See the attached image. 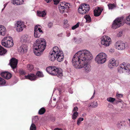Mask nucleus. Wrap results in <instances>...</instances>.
I'll return each mask as SVG.
<instances>
[{
  "label": "nucleus",
  "instance_id": "f257e3e1",
  "mask_svg": "<svg viewBox=\"0 0 130 130\" xmlns=\"http://www.w3.org/2000/svg\"><path fill=\"white\" fill-rule=\"evenodd\" d=\"M93 58L90 52L84 50L79 51L73 56L72 62L73 65L76 69L84 68V70L87 73L91 71V67L88 63Z\"/></svg>",
  "mask_w": 130,
  "mask_h": 130
},
{
  "label": "nucleus",
  "instance_id": "f03ea898",
  "mask_svg": "<svg viewBox=\"0 0 130 130\" xmlns=\"http://www.w3.org/2000/svg\"><path fill=\"white\" fill-rule=\"evenodd\" d=\"M46 44L45 40L42 38L38 39L34 44V52L35 54L37 56H40L45 49Z\"/></svg>",
  "mask_w": 130,
  "mask_h": 130
},
{
  "label": "nucleus",
  "instance_id": "7ed1b4c3",
  "mask_svg": "<svg viewBox=\"0 0 130 130\" xmlns=\"http://www.w3.org/2000/svg\"><path fill=\"white\" fill-rule=\"evenodd\" d=\"M49 58L52 61H54L56 58L58 61L60 62L63 59V54L62 52L60 50L58 47L55 46L50 52Z\"/></svg>",
  "mask_w": 130,
  "mask_h": 130
},
{
  "label": "nucleus",
  "instance_id": "20e7f679",
  "mask_svg": "<svg viewBox=\"0 0 130 130\" xmlns=\"http://www.w3.org/2000/svg\"><path fill=\"white\" fill-rule=\"evenodd\" d=\"M118 72L119 73H123L126 72L130 74V64L123 62L120 64L118 68Z\"/></svg>",
  "mask_w": 130,
  "mask_h": 130
},
{
  "label": "nucleus",
  "instance_id": "39448f33",
  "mask_svg": "<svg viewBox=\"0 0 130 130\" xmlns=\"http://www.w3.org/2000/svg\"><path fill=\"white\" fill-rule=\"evenodd\" d=\"M107 58L106 54L103 52L100 53L97 55L95 60L99 64H102L106 62Z\"/></svg>",
  "mask_w": 130,
  "mask_h": 130
},
{
  "label": "nucleus",
  "instance_id": "423d86ee",
  "mask_svg": "<svg viewBox=\"0 0 130 130\" xmlns=\"http://www.w3.org/2000/svg\"><path fill=\"white\" fill-rule=\"evenodd\" d=\"M46 70L48 73L53 75H57V73L56 72L57 71H59V74L61 75V72L62 71L61 69L53 66H51L47 67Z\"/></svg>",
  "mask_w": 130,
  "mask_h": 130
},
{
  "label": "nucleus",
  "instance_id": "0eeeda50",
  "mask_svg": "<svg viewBox=\"0 0 130 130\" xmlns=\"http://www.w3.org/2000/svg\"><path fill=\"white\" fill-rule=\"evenodd\" d=\"M90 7L88 4H81L78 9V12L81 14H84L89 11Z\"/></svg>",
  "mask_w": 130,
  "mask_h": 130
},
{
  "label": "nucleus",
  "instance_id": "6e6552de",
  "mask_svg": "<svg viewBox=\"0 0 130 130\" xmlns=\"http://www.w3.org/2000/svg\"><path fill=\"white\" fill-rule=\"evenodd\" d=\"M123 24V18H117L113 21L112 25V27L113 29H116Z\"/></svg>",
  "mask_w": 130,
  "mask_h": 130
},
{
  "label": "nucleus",
  "instance_id": "1a4fd4ad",
  "mask_svg": "<svg viewBox=\"0 0 130 130\" xmlns=\"http://www.w3.org/2000/svg\"><path fill=\"white\" fill-rule=\"evenodd\" d=\"M102 45L105 46H109L111 42V40L110 37L107 36H103L101 41Z\"/></svg>",
  "mask_w": 130,
  "mask_h": 130
},
{
  "label": "nucleus",
  "instance_id": "9d476101",
  "mask_svg": "<svg viewBox=\"0 0 130 130\" xmlns=\"http://www.w3.org/2000/svg\"><path fill=\"white\" fill-rule=\"evenodd\" d=\"M15 27L17 31L19 32L22 31L23 29L25 28L26 26L23 22L18 21H17L15 24Z\"/></svg>",
  "mask_w": 130,
  "mask_h": 130
},
{
  "label": "nucleus",
  "instance_id": "9b49d317",
  "mask_svg": "<svg viewBox=\"0 0 130 130\" xmlns=\"http://www.w3.org/2000/svg\"><path fill=\"white\" fill-rule=\"evenodd\" d=\"M116 48L118 50H122L124 49L126 46V43L123 41H117L115 44Z\"/></svg>",
  "mask_w": 130,
  "mask_h": 130
},
{
  "label": "nucleus",
  "instance_id": "f8f14e48",
  "mask_svg": "<svg viewBox=\"0 0 130 130\" xmlns=\"http://www.w3.org/2000/svg\"><path fill=\"white\" fill-rule=\"evenodd\" d=\"M28 50V47L27 45L23 44L21 46L18 48V51L21 54H23L27 52Z\"/></svg>",
  "mask_w": 130,
  "mask_h": 130
},
{
  "label": "nucleus",
  "instance_id": "ddd939ff",
  "mask_svg": "<svg viewBox=\"0 0 130 130\" xmlns=\"http://www.w3.org/2000/svg\"><path fill=\"white\" fill-rule=\"evenodd\" d=\"M31 37L27 35H24L21 38L20 41L23 43H28L30 41Z\"/></svg>",
  "mask_w": 130,
  "mask_h": 130
},
{
  "label": "nucleus",
  "instance_id": "4468645a",
  "mask_svg": "<svg viewBox=\"0 0 130 130\" xmlns=\"http://www.w3.org/2000/svg\"><path fill=\"white\" fill-rule=\"evenodd\" d=\"M18 63L17 59L14 58H12L10 62V64L11 68L13 69L16 68Z\"/></svg>",
  "mask_w": 130,
  "mask_h": 130
},
{
  "label": "nucleus",
  "instance_id": "2eb2a0df",
  "mask_svg": "<svg viewBox=\"0 0 130 130\" xmlns=\"http://www.w3.org/2000/svg\"><path fill=\"white\" fill-rule=\"evenodd\" d=\"M1 75L3 77L7 79L10 78L11 76V74L7 72H2Z\"/></svg>",
  "mask_w": 130,
  "mask_h": 130
},
{
  "label": "nucleus",
  "instance_id": "dca6fc26",
  "mask_svg": "<svg viewBox=\"0 0 130 130\" xmlns=\"http://www.w3.org/2000/svg\"><path fill=\"white\" fill-rule=\"evenodd\" d=\"M119 64V62L117 61H115L114 59H112L109 61V66H117Z\"/></svg>",
  "mask_w": 130,
  "mask_h": 130
},
{
  "label": "nucleus",
  "instance_id": "f3484780",
  "mask_svg": "<svg viewBox=\"0 0 130 130\" xmlns=\"http://www.w3.org/2000/svg\"><path fill=\"white\" fill-rule=\"evenodd\" d=\"M102 11V10L101 9L100 7H98L96 8L94 10V15L96 17L99 16L101 14Z\"/></svg>",
  "mask_w": 130,
  "mask_h": 130
},
{
  "label": "nucleus",
  "instance_id": "a211bd4d",
  "mask_svg": "<svg viewBox=\"0 0 130 130\" xmlns=\"http://www.w3.org/2000/svg\"><path fill=\"white\" fill-rule=\"evenodd\" d=\"M25 77L26 78L29 79L31 80H35L37 77L35 75L32 74L30 75L29 74L27 76H25Z\"/></svg>",
  "mask_w": 130,
  "mask_h": 130
},
{
  "label": "nucleus",
  "instance_id": "6ab92c4d",
  "mask_svg": "<svg viewBox=\"0 0 130 130\" xmlns=\"http://www.w3.org/2000/svg\"><path fill=\"white\" fill-rule=\"evenodd\" d=\"M6 33V30L4 26L0 25V35L4 36Z\"/></svg>",
  "mask_w": 130,
  "mask_h": 130
},
{
  "label": "nucleus",
  "instance_id": "aec40b11",
  "mask_svg": "<svg viewBox=\"0 0 130 130\" xmlns=\"http://www.w3.org/2000/svg\"><path fill=\"white\" fill-rule=\"evenodd\" d=\"M6 33V30L4 26L0 25V35L4 36Z\"/></svg>",
  "mask_w": 130,
  "mask_h": 130
},
{
  "label": "nucleus",
  "instance_id": "412c9836",
  "mask_svg": "<svg viewBox=\"0 0 130 130\" xmlns=\"http://www.w3.org/2000/svg\"><path fill=\"white\" fill-rule=\"evenodd\" d=\"M6 33V30L4 26L0 25V35L4 36Z\"/></svg>",
  "mask_w": 130,
  "mask_h": 130
},
{
  "label": "nucleus",
  "instance_id": "4be33fe9",
  "mask_svg": "<svg viewBox=\"0 0 130 130\" xmlns=\"http://www.w3.org/2000/svg\"><path fill=\"white\" fill-rule=\"evenodd\" d=\"M23 0H11L12 3L14 5H19L23 4Z\"/></svg>",
  "mask_w": 130,
  "mask_h": 130
},
{
  "label": "nucleus",
  "instance_id": "5701e85b",
  "mask_svg": "<svg viewBox=\"0 0 130 130\" xmlns=\"http://www.w3.org/2000/svg\"><path fill=\"white\" fill-rule=\"evenodd\" d=\"M58 8L60 13H63L66 10V9L64 7V6L62 5V3L59 5Z\"/></svg>",
  "mask_w": 130,
  "mask_h": 130
},
{
  "label": "nucleus",
  "instance_id": "b1692460",
  "mask_svg": "<svg viewBox=\"0 0 130 130\" xmlns=\"http://www.w3.org/2000/svg\"><path fill=\"white\" fill-rule=\"evenodd\" d=\"M43 31H40L39 30H34V36L36 38L39 37L41 34V33Z\"/></svg>",
  "mask_w": 130,
  "mask_h": 130
},
{
  "label": "nucleus",
  "instance_id": "393cba45",
  "mask_svg": "<svg viewBox=\"0 0 130 130\" xmlns=\"http://www.w3.org/2000/svg\"><path fill=\"white\" fill-rule=\"evenodd\" d=\"M38 15L40 17H44L46 14V13L44 11H37Z\"/></svg>",
  "mask_w": 130,
  "mask_h": 130
},
{
  "label": "nucleus",
  "instance_id": "a878e982",
  "mask_svg": "<svg viewBox=\"0 0 130 130\" xmlns=\"http://www.w3.org/2000/svg\"><path fill=\"white\" fill-rule=\"evenodd\" d=\"M7 51L0 45V55H2L5 54Z\"/></svg>",
  "mask_w": 130,
  "mask_h": 130
},
{
  "label": "nucleus",
  "instance_id": "bb28decb",
  "mask_svg": "<svg viewBox=\"0 0 130 130\" xmlns=\"http://www.w3.org/2000/svg\"><path fill=\"white\" fill-rule=\"evenodd\" d=\"M62 5L64 6V7L66 10H67L69 9L70 6V4L69 3L65 2H62Z\"/></svg>",
  "mask_w": 130,
  "mask_h": 130
},
{
  "label": "nucleus",
  "instance_id": "cd10ccee",
  "mask_svg": "<svg viewBox=\"0 0 130 130\" xmlns=\"http://www.w3.org/2000/svg\"><path fill=\"white\" fill-rule=\"evenodd\" d=\"M125 22L127 24L130 25V15L126 17Z\"/></svg>",
  "mask_w": 130,
  "mask_h": 130
},
{
  "label": "nucleus",
  "instance_id": "c85d7f7f",
  "mask_svg": "<svg viewBox=\"0 0 130 130\" xmlns=\"http://www.w3.org/2000/svg\"><path fill=\"white\" fill-rule=\"evenodd\" d=\"M7 41L4 38L1 41L2 45L5 47H7Z\"/></svg>",
  "mask_w": 130,
  "mask_h": 130
},
{
  "label": "nucleus",
  "instance_id": "c756f323",
  "mask_svg": "<svg viewBox=\"0 0 130 130\" xmlns=\"http://www.w3.org/2000/svg\"><path fill=\"white\" fill-rule=\"evenodd\" d=\"M78 113L77 112H74L72 116V118L73 119H76L78 116Z\"/></svg>",
  "mask_w": 130,
  "mask_h": 130
},
{
  "label": "nucleus",
  "instance_id": "7c9ffc66",
  "mask_svg": "<svg viewBox=\"0 0 130 130\" xmlns=\"http://www.w3.org/2000/svg\"><path fill=\"white\" fill-rule=\"evenodd\" d=\"M7 47H10L12 46L13 45V41H8L7 42Z\"/></svg>",
  "mask_w": 130,
  "mask_h": 130
},
{
  "label": "nucleus",
  "instance_id": "2f4dec72",
  "mask_svg": "<svg viewBox=\"0 0 130 130\" xmlns=\"http://www.w3.org/2000/svg\"><path fill=\"white\" fill-rule=\"evenodd\" d=\"M27 68L28 70L31 71L33 69L34 67L32 65L29 64L27 65Z\"/></svg>",
  "mask_w": 130,
  "mask_h": 130
},
{
  "label": "nucleus",
  "instance_id": "473e14b6",
  "mask_svg": "<svg viewBox=\"0 0 130 130\" xmlns=\"http://www.w3.org/2000/svg\"><path fill=\"white\" fill-rule=\"evenodd\" d=\"M98 104L96 102H93L91 103L90 105V106L92 107H96L98 106Z\"/></svg>",
  "mask_w": 130,
  "mask_h": 130
},
{
  "label": "nucleus",
  "instance_id": "72a5a7b5",
  "mask_svg": "<svg viewBox=\"0 0 130 130\" xmlns=\"http://www.w3.org/2000/svg\"><path fill=\"white\" fill-rule=\"evenodd\" d=\"M45 111V108H42L39 110L38 113L40 115H42L44 113Z\"/></svg>",
  "mask_w": 130,
  "mask_h": 130
},
{
  "label": "nucleus",
  "instance_id": "f704fd0d",
  "mask_svg": "<svg viewBox=\"0 0 130 130\" xmlns=\"http://www.w3.org/2000/svg\"><path fill=\"white\" fill-rule=\"evenodd\" d=\"M41 26L39 25H37L35 27L34 30H39L40 31H42L40 28Z\"/></svg>",
  "mask_w": 130,
  "mask_h": 130
},
{
  "label": "nucleus",
  "instance_id": "c9c22d12",
  "mask_svg": "<svg viewBox=\"0 0 130 130\" xmlns=\"http://www.w3.org/2000/svg\"><path fill=\"white\" fill-rule=\"evenodd\" d=\"M108 6L109 9H112L113 8H115L116 6L114 4H109Z\"/></svg>",
  "mask_w": 130,
  "mask_h": 130
},
{
  "label": "nucleus",
  "instance_id": "e433bc0d",
  "mask_svg": "<svg viewBox=\"0 0 130 130\" xmlns=\"http://www.w3.org/2000/svg\"><path fill=\"white\" fill-rule=\"evenodd\" d=\"M84 118H79L78 119L77 121V124L78 125H79L81 123L82 121H83Z\"/></svg>",
  "mask_w": 130,
  "mask_h": 130
},
{
  "label": "nucleus",
  "instance_id": "4c0bfd02",
  "mask_svg": "<svg viewBox=\"0 0 130 130\" xmlns=\"http://www.w3.org/2000/svg\"><path fill=\"white\" fill-rule=\"evenodd\" d=\"M84 17L86 19L87 22H90L91 21V18L89 15H86Z\"/></svg>",
  "mask_w": 130,
  "mask_h": 130
},
{
  "label": "nucleus",
  "instance_id": "58836bf2",
  "mask_svg": "<svg viewBox=\"0 0 130 130\" xmlns=\"http://www.w3.org/2000/svg\"><path fill=\"white\" fill-rule=\"evenodd\" d=\"M115 100V99L111 97H109L107 98V100L109 102H113Z\"/></svg>",
  "mask_w": 130,
  "mask_h": 130
},
{
  "label": "nucleus",
  "instance_id": "ea45409f",
  "mask_svg": "<svg viewBox=\"0 0 130 130\" xmlns=\"http://www.w3.org/2000/svg\"><path fill=\"white\" fill-rule=\"evenodd\" d=\"M30 130H36V126L33 123H32L30 126Z\"/></svg>",
  "mask_w": 130,
  "mask_h": 130
},
{
  "label": "nucleus",
  "instance_id": "a19ab883",
  "mask_svg": "<svg viewBox=\"0 0 130 130\" xmlns=\"http://www.w3.org/2000/svg\"><path fill=\"white\" fill-rule=\"evenodd\" d=\"M4 38L7 41H13V39L12 37L10 36H8Z\"/></svg>",
  "mask_w": 130,
  "mask_h": 130
},
{
  "label": "nucleus",
  "instance_id": "79ce46f5",
  "mask_svg": "<svg viewBox=\"0 0 130 130\" xmlns=\"http://www.w3.org/2000/svg\"><path fill=\"white\" fill-rule=\"evenodd\" d=\"M5 83V80L0 77V85H4Z\"/></svg>",
  "mask_w": 130,
  "mask_h": 130
},
{
  "label": "nucleus",
  "instance_id": "37998d69",
  "mask_svg": "<svg viewBox=\"0 0 130 130\" xmlns=\"http://www.w3.org/2000/svg\"><path fill=\"white\" fill-rule=\"evenodd\" d=\"M79 23L78 22L75 25L73 26L72 28V29L73 30H74L77 28L78 27H79Z\"/></svg>",
  "mask_w": 130,
  "mask_h": 130
},
{
  "label": "nucleus",
  "instance_id": "c03bdc74",
  "mask_svg": "<svg viewBox=\"0 0 130 130\" xmlns=\"http://www.w3.org/2000/svg\"><path fill=\"white\" fill-rule=\"evenodd\" d=\"M57 73V75H56L59 78H61L62 76H63V73H62V70L61 72V75L59 74V71H57L56 72Z\"/></svg>",
  "mask_w": 130,
  "mask_h": 130
},
{
  "label": "nucleus",
  "instance_id": "a18cd8bd",
  "mask_svg": "<svg viewBox=\"0 0 130 130\" xmlns=\"http://www.w3.org/2000/svg\"><path fill=\"white\" fill-rule=\"evenodd\" d=\"M36 75L37 76L40 77H42L43 76L42 73L40 71H38L37 72Z\"/></svg>",
  "mask_w": 130,
  "mask_h": 130
},
{
  "label": "nucleus",
  "instance_id": "49530a36",
  "mask_svg": "<svg viewBox=\"0 0 130 130\" xmlns=\"http://www.w3.org/2000/svg\"><path fill=\"white\" fill-rule=\"evenodd\" d=\"M122 123L121 122H118L117 124V126L119 128H121V127L122 126Z\"/></svg>",
  "mask_w": 130,
  "mask_h": 130
},
{
  "label": "nucleus",
  "instance_id": "de8ad7c7",
  "mask_svg": "<svg viewBox=\"0 0 130 130\" xmlns=\"http://www.w3.org/2000/svg\"><path fill=\"white\" fill-rule=\"evenodd\" d=\"M76 43L79 44L82 42L83 41L81 38H79L77 39V41H76Z\"/></svg>",
  "mask_w": 130,
  "mask_h": 130
},
{
  "label": "nucleus",
  "instance_id": "09e8293b",
  "mask_svg": "<svg viewBox=\"0 0 130 130\" xmlns=\"http://www.w3.org/2000/svg\"><path fill=\"white\" fill-rule=\"evenodd\" d=\"M53 25V23L52 22H50L48 24V26L49 28H51Z\"/></svg>",
  "mask_w": 130,
  "mask_h": 130
},
{
  "label": "nucleus",
  "instance_id": "8fccbe9b",
  "mask_svg": "<svg viewBox=\"0 0 130 130\" xmlns=\"http://www.w3.org/2000/svg\"><path fill=\"white\" fill-rule=\"evenodd\" d=\"M55 5H57L59 3L60 0H53Z\"/></svg>",
  "mask_w": 130,
  "mask_h": 130
},
{
  "label": "nucleus",
  "instance_id": "3c124183",
  "mask_svg": "<svg viewBox=\"0 0 130 130\" xmlns=\"http://www.w3.org/2000/svg\"><path fill=\"white\" fill-rule=\"evenodd\" d=\"M78 110V108L77 107H74L73 112H77Z\"/></svg>",
  "mask_w": 130,
  "mask_h": 130
},
{
  "label": "nucleus",
  "instance_id": "603ef678",
  "mask_svg": "<svg viewBox=\"0 0 130 130\" xmlns=\"http://www.w3.org/2000/svg\"><path fill=\"white\" fill-rule=\"evenodd\" d=\"M122 95L121 94H117L116 95V96L117 98L122 97Z\"/></svg>",
  "mask_w": 130,
  "mask_h": 130
},
{
  "label": "nucleus",
  "instance_id": "864d4df0",
  "mask_svg": "<svg viewBox=\"0 0 130 130\" xmlns=\"http://www.w3.org/2000/svg\"><path fill=\"white\" fill-rule=\"evenodd\" d=\"M20 73L22 75H24L25 74V72L23 70H20Z\"/></svg>",
  "mask_w": 130,
  "mask_h": 130
},
{
  "label": "nucleus",
  "instance_id": "5fc2aeb1",
  "mask_svg": "<svg viewBox=\"0 0 130 130\" xmlns=\"http://www.w3.org/2000/svg\"><path fill=\"white\" fill-rule=\"evenodd\" d=\"M122 32H119L118 34V37L121 36H122Z\"/></svg>",
  "mask_w": 130,
  "mask_h": 130
},
{
  "label": "nucleus",
  "instance_id": "6e6d98bb",
  "mask_svg": "<svg viewBox=\"0 0 130 130\" xmlns=\"http://www.w3.org/2000/svg\"><path fill=\"white\" fill-rule=\"evenodd\" d=\"M95 94V90H94V92L93 94V96H92V97L91 98V99H93V98H94V95Z\"/></svg>",
  "mask_w": 130,
  "mask_h": 130
},
{
  "label": "nucleus",
  "instance_id": "4d7b16f0",
  "mask_svg": "<svg viewBox=\"0 0 130 130\" xmlns=\"http://www.w3.org/2000/svg\"><path fill=\"white\" fill-rule=\"evenodd\" d=\"M68 21L67 20H64V22H63L64 24H66L68 23Z\"/></svg>",
  "mask_w": 130,
  "mask_h": 130
},
{
  "label": "nucleus",
  "instance_id": "13d9d810",
  "mask_svg": "<svg viewBox=\"0 0 130 130\" xmlns=\"http://www.w3.org/2000/svg\"><path fill=\"white\" fill-rule=\"evenodd\" d=\"M70 35H71L70 33L68 32L67 33V36L68 37H69L70 36Z\"/></svg>",
  "mask_w": 130,
  "mask_h": 130
},
{
  "label": "nucleus",
  "instance_id": "bf43d9fd",
  "mask_svg": "<svg viewBox=\"0 0 130 130\" xmlns=\"http://www.w3.org/2000/svg\"><path fill=\"white\" fill-rule=\"evenodd\" d=\"M62 33H60V34H58L57 35V36L58 37H61L62 36Z\"/></svg>",
  "mask_w": 130,
  "mask_h": 130
},
{
  "label": "nucleus",
  "instance_id": "052dcab7",
  "mask_svg": "<svg viewBox=\"0 0 130 130\" xmlns=\"http://www.w3.org/2000/svg\"><path fill=\"white\" fill-rule=\"evenodd\" d=\"M77 39H76V38H73V40L76 43V41H77Z\"/></svg>",
  "mask_w": 130,
  "mask_h": 130
},
{
  "label": "nucleus",
  "instance_id": "680f3d73",
  "mask_svg": "<svg viewBox=\"0 0 130 130\" xmlns=\"http://www.w3.org/2000/svg\"><path fill=\"white\" fill-rule=\"evenodd\" d=\"M47 3H49L52 0H45Z\"/></svg>",
  "mask_w": 130,
  "mask_h": 130
},
{
  "label": "nucleus",
  "instance_id": "e2e57ef3",
  "mask_svg": "<svg viewBox=\"0 0 130 130\" xmlns=\"http://www.w3.org/2000/svg\"><path fill=\"white\" fill-rule=\"evenodd\" d=\"M54 130H62V129L61 128H56Z\"/></svg>",
  "mask_w": 130,
  "mask_h": 130
},
{
  "label": "nucleus",
  "instance_id": "0e129e2a",
  "mask_svg": "<svg viewBox=\"0 0 130 130\" xmlns=\"http://www.w3.org/2000/svg\"><path fill=\"white\" fill-rule=\"evenodd\" d=\"M128 121H129V126H130V119H129L128 120Z\"/></svg>",
  "mask_w": 130,
  "mask_h": 130
},
{
  "label": "nucleus",
  "instance_id": "69168bd1",
  "mask_svg": "<svg viewBox=\"0 0 130 130\" xmlns=\"http://www.w3.org/2000/svg\"><path fill=\"white\" fill-rule=\"evenodd\" d=\"M64 16H67V14H64Z\"/></svg>",
  "mask_w": 130,
  "mask_h": 130
},
{
  "label": "nucleus",
  "instance_id": "338daca9",
  "mask_svg": "<svg viewBox=\"0 0 130 130\" xmlns=\"http://www.w3.org/2000/svg\"><path fill=\"white\" fill-rule=\"evenodd\" d=\"M4 8L2 9V11H3V10H4Z\"/></svg>",
  "mask_w": 130,
  "mask_h": 130
},
{
  "label": "nucleus",
  "instance_id": "774afa93",
  "mask_svg": "<svg viewBox=\"0 0 130 130\" xmlns=\"http://www.w3.org/2000/svg\"><path fill=\"white\" fill-rule=\"evenodd\" d=\"M4 5V8H5V7L6 6L5 5Z\"/></svg>",
  "mask_w": 130,
  "mask_h": 130
}]
</instances>
